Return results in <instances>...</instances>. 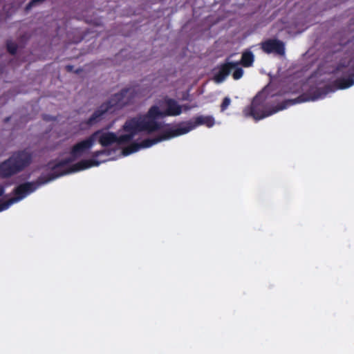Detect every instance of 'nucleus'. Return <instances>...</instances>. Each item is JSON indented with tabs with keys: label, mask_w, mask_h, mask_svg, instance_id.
Listing matches in <instances>:
<instances>
[{
	"label": "nucleus",
	"mask_w": 354,
	"mask_h": 354,
	"mask_svg": "<svg viewBox=\"0 0 354 354\" xmlns=\"http://www.w3.org/2000/svg\"><path fill=\"white\" fill-rule=\"evenodd\" d=\"M329 91L328 86L324 88H318L315 91L313 96H308V94L304 93L295 99L286 100L268 111L264 110L263 100L259 94L253 98L250 106L245 108L243 113L245 116H251L254 120H259L276 113L279 111L286 109L290 106L310 100L315 101L325 96Z\"/></svg>",
	"instance_id": "1"
},
{
	"label": "nucleus",
	"mask_w": 354,
	"mask_h": 354,
	"mask_svg": "<svg viewBox=\"0 0 354 354\" xmlns=\"http://www.w3.org/2000/svg\"><path fill=\"white\" fill-rule=\"evenodd\" d=\"M167 109L162 111L159 107L152 106L147 113L144 115H137L138 120L142 127L144 132L152 133L162 129V124L157 121L159 118L166 116H177L182 113V106L172 98H167L165 100Z\"/></svg>",
	"instance_id": "2"
},
{
	"label": "nucleus",
	"mask_w": 354,
	"mask_h": 354,
	"mask_svg": "<svg viewBox=\"0 0 354 354\" xmlns=\"http://www.w3.org/2000/svg\"><path fill=\"white\" fill-rule=\"evenodd\" d=\"M126 133L118 136L113 132H103L98 130L97 140L102 147H109L114 143L125 145L129 143L139 133L144 132L137 116L127 120L122 127Z\"/></svg>",
	"instance_id": "3"
},
{
	"label": "nucleus",
	"mask_w": 354,
	"mask_h": 354,
	"mask_svg": "<svg viewBox=\"0 0 354 354\" xmlns=\"http://www.w3.org/2000/svg\"><path fill=\"white\" fill-rule=\"evenodd\" d=\"M66 174H67V171H62L59 173L52 171V173L47 175L40 176L36 181L26 182L20 184L14 189V197L6 201L1 198V212L7 209L12 204L24 198L28 194L34 192L41 185L48 183L57 178Z\"/></svg>",
	"instance_id": "4"
},
{
	"label": "nucleus",
	"mask_w": 354,
	"mask_h": 354,
	"mask_svg": "<svg viewBox=\"0 0 354 354\" xmlns=\"http://www.w3.org/2000/svg\"><path fill=\"white\" fill-rule=\"evenodd\" d=\"M33 153L28 149L13 152L8 159L1 162V178H8L19 174L32 162Z\"/></svg>",
	"instance_id": "5"
},
{
	"label": "nucleus",
	"mask_w": 354,
	"mask_h": 354,
	"mask_svg": "<svg viewBox=\"0 0 354 354\" xmlns=\"http://www.w3.org/2000/svg\"><path fill=\"white\" fill-rule=\"evenodd\" d=\"M133 88H125L122 89L119 93H117L111 96V97L106 102L102 103L91 115V117L85 122L88 126H93L100 122L103 115L108 112L111 108L119 109L128 104L130 102V97H127L128 93L131 94V97H133Z\"/></svg>",
	"instance_id": "6"
},
{
	"label": "nucleus",
	"mask_w": 354,
	"mask_h": 354,
	"mask_svg": "<svg viewBox=\"0 0 354 354\" xmlns=\"http://www.w3.org/2000/svg\"><path fill=\"white\" fill-rule=\"evenodd\" d=\"M97 133H99V132H94L86 139L78 142L74 145L70 152L71 158L63 159L53 165H52V163L50 162L48 165L50 166L51 171L56 173L64 171L65 170H62L64 167L68 165L74 160L82 156L84 153H86L89 149L92 148L95 141L97 140Z\"/></svg>",
	"instance_id": "7"
},
{
	"label": "nucleus",
	"mask_w": 354,
	"mask_h": 354,
	"mask_svg": "<svg viewBox=\"0 0 354 354\" xmlns=\"http://www.w3.org/2000/svg\"><path fill=\"white\" fill-rule=\"evenodd\" d=\"M178 136L174 127L169 128L164 130L160 135L153 138H146L142 142L137 143L133 142L125 147L122 153L124 156H128L132 153L136 152L140 149L148 148L161 141L171 139Z\"/></svg>",
	"instance_id": "8"
},
{
	"label": "nucleus",
	"mask_w": 354,
	"mask_h": 354,
	"mask_svg": "<svg viewBox=\"0 0 354 354\" xmlns=\"http://www.w3.org/2000/svg\"><path fill=\"white\" fill-rule=\"evenodd\" d=\"M214 124V119L212 116L199 115L194 118V121L183 122L174 127L178 136L187 133L199 125H205L212 127Z\"/></svg>",
	"instance_id": "9"
},
{
	"label": "nucleus",
	"mask_w": 354,
	"mask_h": 354,
	"mask_svg": "<svg viewBox=\"0 0 354 354\" xmlns=\"http://www.w3.org/2000/svg\"><path fill=\"white\" fill-rule=\"evenodd\" d=\"M110 154L111 151L107 149L95 151L92 154V159L82 160L73 165L68 169H66V171H67L68 174L73 172L82 171L92 167H97L100 164V162L96 160L97 158L100 157L101 155L109 156Z\"/></svg>",
	"instance_id": "10"
},
{
	"label": "nucleus",
	"mask_w": 354,
	"mask_h": 354,
	"mask_svg": "<svg viewBox=\"0 0 354 354\" xmlns=\"http://www.w3.org/2000/svg\"><path fill=\"white\" fill-rule=\"evenodd\" d=\"M260 46L266 54L275 53L283 56L286 53L285 44L277 39H268L261 42Z\"/></svg>",
	"instance_id": "11"
},
{
	"label": "nucleus",
	"mask_w": 354,
	"mask_h": 354,
	"mask_svg": "<svg viewBox=\"0 0 354 354\" xmlns=\"http://www.w3.org/2000/svg\"><path fill=\"white\" fill-rule=\"evenodd\" d=\"M236 66H239L237 62H227L221 64L218 67V72L214 75V81L217 83L223 82Z\"/></svg>",
	"instance_id": "12"
},
{
	"label": "nucleus",
	"mask_w": 354,
	"mask_h": 354,
	"mask_svg": "<svg viewBox=\"0 0 354 354\" xmlns=\"http://www.w3.org/2000/svg\"><path fill=\"white\" fill-rule=\"evenodd\" d=\"M354 71V66H353ZM335 86L338 89H345L354 84V73L348 77H340L334 81Z\"/></svg>",
	"instance_id": "13"
},
{
	"label": "nucleus",
	"mask_w": 354,
	"mask_h": 354,
	"mask_svg": "<svg viewBox=\"0 0 354 354\" xmlns=\"http://www.w3.org/2000/svg\"><path fill=\"white\" fill-rule=\"evenodd\" d=\"M254 62V55L253 53L250 50H246L243 52L241 55V59L239 62H237L239 64H241L244 67H250L252 66Z\"/></svg>",
	"instance_id": "14"
},
{
	"label": "nucleus",
	"mask_w": 354,
	"mask_h": 354,
	"mask_svg": "<svg viewBox=\"0 0 354 354\" xmlns=\"http://www.w3.org/2000/svg\"><path fill=\"white\" fill-rule=\"evenodd\" d=\"M7 50L8 52L14 55L16 54L18 48V46L15 42H13L12 41H9L6 44Z\"/></svg>",
	"instance_id": "15"
},
{
	"label": "nucleus",
	"mask_w": 354,
	"mask_h": 354,
	"mask_svg": "<svg viewBox=\"0 0 354 354\" xmlns=\"http://www.w3.org/2000/svg\"><path fill=\"white\" fill-rule=\"evenodd\" d=\"M234 72L232 73V77L235 80H239L242 77L243 75V70L241 68L236 66L235 68H234Z\"/></svg>",
	"instance_id": "16"
},
{
	"label": "nucleus",
	"mask_w": 354,
	"mask_h": 354,
	"mask_svg": "<svg viewBox=\"0 0 354 354\" xmlns=\"http://www.w3.org/2000/svg\"><path fill=\"white\" fill-rule=\"evenodd\" d=\"M231 104V99L229 97H225L220 106L221 111L224 112Z\"/></svg>",
	"instance_id": "17"
},
{
	"label": "nucleus",
	"mask_w": 354,
	"mask_h": 354,
	"mask_svg": "<svg viewBox=\"0 0 354 354\" xmlns=\"http://www.w3.org/2000/svg\"><path fill=\"white\" fill-rule=\"evenodd\" d=\"M73 68H74V67H73V65H70V64L66 65V66H65V69H66V71L67 72H70V73H71V72H73Z\"/></svg>",
	"instance_id": "18"
},
{
	"label": "nucleus",
	"mask_w": 354,
	"mask_h": 354,
	"mask_svg": "<svg viewBox=\"0 0 354 354\" xmlns=\"http://www.w3.org/2000/svg\"><path fill=\"white\" fill-rule=\"evenodd\" d=\"M185 110H189L190 109L188 106H184Z\"/></svg>",
	"instance_id": "19"
},
{
	"label": "nucleus",
	"mask_w": 354,
	"mask_h": 354,
	"mask_svg": "<svg viewBox=\"0 0 354 354\" xmlns=\"http://www.w3.org/2000/svg\"><path fill=\"white\" fill-rule=\"evenodd\" d=\"M1 195H2V194H3V187H1Z\"/></svg>",
	"instance_id": "20"
},
{
	"label": "nucleus",
	"mask_w": 354,
	"mask_h": 354,
	"mask_svg": "<svg viewBox=\"0 0 354 354\" xmlns=\"http://www.w3.org/2000/svg\"><path fill=\"white\" fill-rule=\"evenodd\" d=\"M80 70H77L75 71V73H78Z\"/></svg>",
	"instance_id": "21"
}]
</instances>
